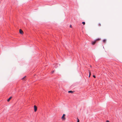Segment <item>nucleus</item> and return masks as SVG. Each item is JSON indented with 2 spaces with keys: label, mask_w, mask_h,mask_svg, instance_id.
<instances>
[{
  "label": "nucleus",
  "mask_w": 122,
  "mask_h": 122,
  "mask_svg": "<svg viewBox=\"0 0 122 122\" xmlns=\"http://www.w3.org/2000/svg\"><path fill=\"white\" fill-rule=\"evenodd\" d=\"M100 40V38H98L96 39L94 41H92V45H94L95 43H96V42L97 41H98Z\"/></svg>",
  "instance_id": "obj_1"
},
{
  "label": "nucleus",
  "mask_w": 122,
  "mask_h": 122,
  "mask_svg": "<svg viewBox=\"0 0 122 122\" xmlns=\"http://www.w3.org/2000/svg\"><path fill=\"white\" fill-rule=\"evenodd\" d=\"M65 114H64L62 117H61V119L62 120H65Z\"/></svg>",
  "instance_id": "obj_2"
},
{
  "label": "nucleus",
  "mask_w": 122,
  "mask_h": 122,
  "mask_svg": "<svg viewBox=\"0 0 122 122\" xmlns=\"http://www.w3.org/2000/svg\"><path fill=\"white\" fill-rule=\"evenodd\" d=\"M34 111L36 112V111L37 110V107L35 105L34 106Z\"/></svg>",
  "instance_id": "obj_3"
},
{
  "label": "nucleus",
  "mask_w": 122,
  "mask_h": 122,
  "mask_svg": "<svg viewBox=\"0 0 122 122\" xmlns=\"http://www.w3.org/2000/svg\"><path fill=\"white\" fill-rule=\"evenodd\" d=\"M19 32L20 34H22L23 33V31L21 29H20L19 30Z\"/></svg>",
  "instance_id": "obj_4"
},
{
  "label": "nucleus",
  "mask_w": 122,
  "mask_h": 122,
  "mask_svg": "<svg viewBox=\"0 0 122 122\" xmlns=\"http://www.w3.org/2000/svg\"><path fill=\"white\" fill-rule=\"evenodd\" d=\"M11 98V97H10L8 99H7V101L8 102H9L10 101V99Z\"/></svg>",
  "instance_id": "obj_5"
},
{
  "label": "nucleus",
  "mask_w": 122,
  "mask_h": 122,
  "mask_svg": "<svg viewBox=\"0 0 122 122\" xmlns=\"http://www.w3.org/2000/svg\"><path fill=\"white\" fill-rule=\"evenodd\" d=\"M69 93H72L73 92L71 91H68Z\"/></svg>",
  "instance_id": "obj_6"
},
{
  "label": "nucleus",
  "mask_w": 122,
  "mask_h": 122,
  "mask_svg": "<svg viewBox=\"0 0 122 122\" xmlns=\"http://www.w3.org/2000/svg\"><path fill=\"white\" fill-rule=\"evenodd\" d=\"M103 41L104 43H105L106 42V40L105 39H104Z\"/></svg>",
  "instance_id": "obj_7"
},
{
  "label": "nucleus",
  "mask_w": 122,
  "mask_h": 122,
  "mask_svg": "<svg viewBox=\"0 0 122 122\" xmlns=\"http://www.w3.org/2000/svg\"><path fill=\"white\" fill-rule=\"evenodd\" d=\"M82 23L83 25H84L85 24V22H82Z\"/></svg>",
  "instance_id": "obj_8"
},
{
  "label": "nucleus",
  "mask_w": 122,
  "mask_h": 122,
  "mask_svg": "<svg viewBox=\"0 0 122 122\" xmlns=\"http://www.w3.org/2000/svg\"><path fill=\"white\" fill-rule=\"evenodd\" d=\"M79 122V119L78 118H77V122Z\"/></svg>",
  "instance_id": "obj_9"
},
{
  "label": "nucleus",
  "mask_w": 122,
  "mask_h": 122,
  "mask_svg": "<svg viewBox=\"0 0 122 122\" xmlns=\"http://www.w3.org/2000/svg\"><path fill=\"white\" fill-rule=\"evenodd\" d=\"M98 25L99 26H101V24H100V23H99V24H98Z\"/></svg>",
  "instance_id": "obj_10"
},
{
  "label": "nucleus",
  "mask_w": 122,
  "mask_h": 122,
  "mask_svg": "<svg viewBox=\"0 0 122 122\" xmlns=\"http://www.w3.org/2000/svg\"><path fill=\"white\" fill-rule=\"evenodd\" d=\"M55 71V70H53V71H52L51 72L52 73H54V72Z\"/></svg>",
  "instance_id": "obj_11"
},
{
  "label": "nucleus",
  "mask_w": 122,
  "mask_h": 122,
  "mask_svg": "<svg viewBox=\"0 0 122 122\" xmlns=\"http://www.w3.org/2000/svg\"><path fill=\"white\" fill-rule=\"evenodd\" d=\"M93 76L94 78H95L96 77V76H95V75H93Z\"/></svg>",
  "instance_id": "obj_12"
},
{
  "label": "nucleus",
  "mask_w": 122,
  "mask_h": 122,
  "mask_svg": "<svg viewBox=\"0 0 122 122\" xmlns=\"http://www.w3.org/2000/svg\"><path fill=\"white\" fill-rule=\"evenodd\" d=\"M106 122H109V121L108 120H107V121H106Z\"/></svg>",
  "instance_id": "obj_13"
},
{
  "label": "nucleus",
  "mask_w": 122,
  "mask_h": 122,
  "mask_svg": "<svg viewBox=\"0 0 122 122\" xmlns=\"http://www.w3.org/2000/svg\"><path fill=\"white\" fill-rule=\"evenodd\" d=\"M89 75H91V72H89Z\"/></svg>",
  "instance_id": "obj_14"
},
{
  "label": "nucleus",
  "mask_w": 122,
  "mask_h": 122,
  "mask_svg": "<svg viewBox=\"0 0 122 122\" xmlns=\"http://www.w3.org/2000/svg\"><path fill=\"white\" fill-rule=\"evenodd\" d=\"M26 76H24V77H23V78H22V79H24V77H25Z\"/></svg>",
  "instance_id": "obj_15"
},
{
  "label": "nucleus",
  "mask_w": 122,
  "mask_h": 122,
  "mask_svg": "<svg viewBox=\"0 0 122 122\" xmlns=\"http://www.w3.org/2000/svg\"><path fill=\"white\" fill-rule=\"evenodd\" d=\"M70 27H71V25H70Z\"/></svg>",
  "instance_id": "obj_16"
},
{
  "label": "nucleus",
  "mask_w": 122,
  "mask_h": 122,
  "mask_svg": "<svg viewBox=\"0 0 122 122\" xmlns=\"http://www.w3.org/2000/svg\"><path fill=\"white\" fill-rule=\"evenodd\" d=\"M90 76V75H89V77Z\"/></svg>",
  "instance_id": "obj_17"
},
{
  "label": "nucleus",
  "mask_w": 122,
  "mask_h": 122,
  "mask_svg": "<svg viewBox=\"0 0 122 122\" xmlns=\"http://www.w3.org/2000/svg\"><path fill=\"white\" fill-rule=\"evenodd\" d=\"M55 68H56V67L55 66Z\"/></svg>",
  "instance_id": "obj_18"
}]
</instances>
